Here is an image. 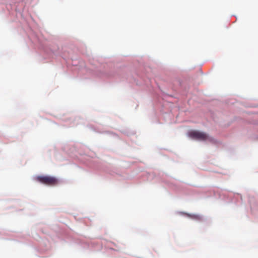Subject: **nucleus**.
<instances>
[{
    "mask_svg": "<svg viewBox=\"0 0 258 258\" xmlns=\"http://www.w3.org/2000/svg\"><path fill=\"white\" fill-rule=\"evenodd\" d=\"M35 179L42 184L49 186L55 185L58 183V180L56 178L49 176L40 175L36 177Z\"/></svg>",
    "mask_w": 258,
    "mask_h": 258,
    "instance_id": "1",
    "label": "nucleus"
},
{
    "mask_svg": "<svg viewBox=\"0 0 258 258\" xmlns=\"http://www.w3.org/2000/svg\"><path fill=\"white\" fill-rule=\"evenodd\" d=\"M188 135L190 138L199 141H204L209 139L206 133L198 131H191L188 133Z\"/></svg>",
    "mask_w": 258,
    "mask_h": 258,
    "instance_id": "2",
    "label": "nucleus"
}]
</instances>
